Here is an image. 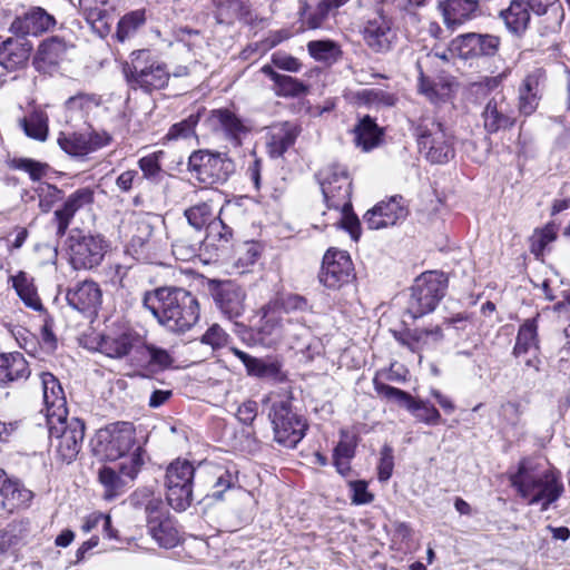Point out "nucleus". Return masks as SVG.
<instances>
[{
  "mask_svg": "<svg viewBox=\"0 0 570 570\" xmlns=\"http://www.w3.org/2000/svg\"><path fill=\"white\" fill-rule=\"evenodd\" d=\"M234 487L233 474L224 466L176 459L166 469L165 489L168 504L176 511L187 510L194 501V491L203 499L223 500Z\"/></svg>",
  "mask_w": 570,
  "mask_h": 570,
  "instance_id": "1",
  "label": "nucleus"
},
{
  "mask_svg": "<svg viewBox=\"0 0 570 570\" xmlns=\"http://www.w3.org/2000/svg\"><path fill=\"white\" fill-rule=\"evenodd\" d=\"M142 304L160 325L174 333L189 331L199 320L197 298L181 287L164 286L147 292Z\"/></svg>",
  "mask_w": 570,
  "mask_h": 570,
  "instance_id": "2",
  "label": "nucleus"
},
{
  "mask_svg": "<svg viewBox=\"0 0 570 570\" xmlns=\"http://www.w3.org/2000/svg\"><path fill=\"white\" fill-rule=\"evenodd\" d=\"M510 482L518 493L528 499L530 505L541 503L546 511L563 492V485L551 471H537L529 460L519 463L518 471L510 475Z\"/></svg>",
  "mask_w": 570,
  "mask_h": 570,
  "instance_id": "3",
  "label": "nucleus"
},
{
  "mask_svg": "<svg viewBox=\"0 0 570 570\" xmlns=\"http://www.w3.org/2000/svg\"><path fill=\"white\" fill-rule=\"evenodd\" d=\"M122 73L130 89H140L147 94L164 89L170 78L167 66L151 56L149 50L131 52L130 61L122 67Z\"/></svg>",
  "mask_w": 570,
  "mask_h": 570,
  "instance_id": "4",
  "label": "nucleus"
},
{
  "mask_svg": "<svg viewBox=\"0 0 570 570\" xmlns=\"http://www.w3.org/2000/svg\"><path fill=\"white\" fill-rule=\"evenodd\" d=\"M130 503L135 508L144 507L148 532L160 547L169 549L177 546L178 530L159 498H155L149 490L142 489L131 494Z\"/></svg>",
  "mask_w": 570,
  "mask_h": 570,
  "instance_id": "5",
  "label": "nucleus"
},
{
  "mask_svg": "<svg viewBox=\"0 0 570 570\" xmlns=\"http://www.w3.org/2000/svg\"><path fill=\"white\" fill-rule=\"evenodd\" d=\"M68 262L75 271H91L98 267L107 252L109 243L100 234L71 229L67 239Z\"/></svg>",
  "mask_w": 570,
  "mask_h": 570,
  "instance_id": "6",
  "label": "nucleus"
},
{
  "mask_svg": "<svg viewBox=\"0 0 570 570\" xmlns=\"http://www.w3.org/2000/svg\"><path fill=\"white\" fill-rule=\"evenodd\" d=\"M187 169L194 179L209 187L225 184L235 173L236 165L227 154L198 149L190 154Z\"/></svg>",
  "mask_w": 570,
  "mask_h": 570,
  "instance_id": "7",
  "label": "nucleus"
},
{
  "mask_svg": "<svg viewBox=\"0 0 570 570\" xmlns=\"http://www.w3.org/2000/svg\"><path fill=\"white\" fill-rule=\"evenodd\" d=\"M448 289V277L444 273L429 271L422 273L411 286V296L406 313L419 318L433 312Z\"/></svg>",
  "mask_w": 570,
  "mask_h": 570,
  "instance_id": "8",
  "label": "nucleus"
},
{
  "mask_svg": "<svg viewBox=\"0 0 570 570\" xmlns=\"http://www.w3.org/2000/svg\"><path fill=\"white\" fill-rule=\"evenodd\" d=\"M420 151L431 164H446L455 155L453 136L440 121L428 120L416 128Z\"/></svg>",
  "mask_w": 570,
  "mask_h": 570,
  "instance_id": "9",
  "label": "nucleus"
},
{
  "mask_svg": "<svg viewBox=\"0 0 570 570\" xmlns=\"http://www.w3.org/2000/svg\"><path fill=\"white\" fill-rule=\"evenodd\" d=\"M48 426L56 458L62 463L70 464L76 460L82 446L85 423L77 417L67 421L63 416L60 421L52 419V422H48Z\"/></svg>",
  "mask_w": 570,
  "mask_h": 570,
  "instance_id": "10",
  "label": "nucleus"
},
{
  "mask_svg": "<svg viewBox=\"0 0 570 570\" xmlns=\"http://www.w3.org/2000/svg\"><path fill=\"white\" fill-rule=\"evenodd\" d=\"M268 417L273 425L274 440L285 448H295L307 429L306 421L293 411L288 400L273 402Z\"/></svg>",
  "mask_w": 570,
  "mask_h": 570,
  "instance_id": "11",
  "label": "nucleus"
},
{
  "mask_svg": "<svg viewBox=\"0 0 570 570\" xmlns=\"http://www.w3.org/2000/svg\"><path fill=\"white\" fill-rule=\"evenodd\" d=\"M308 308V302L304 296L293 293H278L262 307L261 332L266 335H278L283 331L285 322H291L284 315L306 312Z\"/></svg>",
  "mask_w": 570,
  "mask_h": 570,
  "instance_id": "12",
  "label": "nucleus"
},
{
  "mask_svg": "<svg viewBox=\"0 0 570 570\" xmlns=\"http://www.w3.org/2000/svg\"><path fill=\"white\" fill-rule=\"evenodd\" d=\"M379 376L377 373L373 379V386L377 395L405 407L419 422L432 426L442 423L439 410L429 401L415 399L409 392L384 383Z\"/></svg>",
  "mask_w": 570,
  "mask_h": 570,
  "instance_id": "13",
  "label": "nucleus"
},
{
  "mask_svg": "<svg viewBox=\"0 0 570 570\" xmlns=\"http://www.w3.org/2000/svg\"><path fill=\"white\" fill-rule=\"evenodd\" d=\"M98 442L106 459L116 461L137 446L135 428L130 422L109 424L98 432Z\"/></svg>",
  "mask_w": 570,
  "mask_h": 570,
  "instance_id": "14",
  "label": "nucleus"
},
{
  "mask_svg": "<svg viewBox=\"0 0 570 570\" xmlns=\"http://www.w3.org/2000/svg\"><path fill=\"white\" fill-rule=\"evenodd\" d=\"M144 336L135 328L122 325L112 328L108 334L104 335L99 343L100 352L111 358H122L132 353L134 361L138 356Z\"/></svg>",
  "mask_w": 570,
  "mask_h": 570,
  "instance_id": "15",
  "label": "nucleus"
},
{
  "mask_svg": "<svg viewBox=\"0 0 570 570\" xmlns=\"http://www.w3.org/2000/svg\"><path fill=\"white\" fill-rule=\"evenodd\" d=\"M500 47V39L489 33L468 32L454 38L449 46L451 53H456L460 58L476 59L482 57H493Z\"/></svg>",
  "mask_w": 570,
  "mask_h": 570,
  "instance_id": "16",
  "label": "nucleus"
},
{
  "mask_svg": "<svg viewBox=\"0 0 570 570\" xmlns=\"http://www.w3.org/2000/svg\"><path fill=\"white\" fill-rule=\"evenodd\" d=\"M210 295L216 307L228 320L235 321L245 312V289L233 281H212Z\"/></svg>",
  "mask_w": 570,
  "mask_h": 570,
  "instance_id": "17",
  "label": "nucleus"
},
{
  "mask_svg": "<svg viewBox=\"0 0 570 570\" xmlns=\"http://www.w3.org/2000/svg\"><path fill=\"white\" fill-rule=\"evenodd\" d=\"M409 215V208L403 196L394 195L379 202L363 215V222L368 229L377 230L395 226Z\"/></svg>",
  "mask_w": 570,
  "mask_h": 570,
  "instance_id": "18",
  "label": "nucleus"
},
{
  "mask_svg": "<svg viewBox=\"0 0 570 570\" xmlns=\"http://www.w3.org/2000/svg\"><path fill=\"white\" fill-rule=\"evenodd\" d=\"M80 11L92 31L100 38L111 32L116 17V0H79Z\"/></svg>",
  "mask_w": 570,
  "mask_h": 570,
  "instance_id": "19",
  "label": "nucleus"
},
{
  "mask_svg": "<svg viewBox=\"0 0 570 570\" xmlns=\"http://www.w3.org/2000/svg\"><path fill=\"white\" fill-rule=\"evenodd\" d=\"M353 271V263L346 250L328 248L323 255V285L328 288L341 287Z\"/></svg>",
  "mask_w": 570,
  "mask_h": 570,
  "instance_id": "20",
  "label": "nucleus"
},
{
  "mask_svg": "<svg viewBox=\"0 0 570 570\" xmlns=\"http://www.w3.org/2000/svg\"><path fill=\"white\" fill-rule=\"evenodd\" d=\"M482 119L484 129L489 134L510 129L517 120L512 106L501 92L489 99L483 109Z\"/></svg>",
  "mask_w": 570,
  "mask_h": 570,
  "instance_id": "21",
  "label": "nucleus"
},
{
  "mask_svg": "<svg viewBox=\"0 0 570 570\" xmlns=\"http://www.w3.org/2000/svg\"><path fill=\"white\" fill-rule=\"evenodd\" d=\"M57 26L56 18L41 7H31L21 17H17L10 30L17 36H40L52 31Z\"/></svg>",
  "mask_w": 570,
  "mask_h": 570,
  "instance_id": "22",
  "label": "nucleus"
},
{
  "mask_svg": "<svg viewBox=\"0 0 570 570\" xmlns=\"http://www.w3.org/2000/svg\"><path fill=\"white\" fill-rule=\"evenodd\" d=\"M66 299L73 309L92 315L97 313L101 305L102 292L96 282L83 281L68 288Z\"/></svg>",
  "mask_w": 570,
  "mask_h": 570,
  "instance_id": "23",
  "label": "nucleus"
},
{
  "mask_svg": "<svg viewBox=\"0 0 570 570\" xmlns=\"http://www.w3.org/2000/svg\"><path fill=\"white\" fill-rule=\"evenodd\" d=\"M438 8L444 24L452 31L481 14L480 0H442Z\"/></svg>",
  "mask_w": 570,
  "mask_h": 570,
  "instance_id": "24",
  "label": "nucleus"
},
{
  "mask_svg": "<svg viewBox=\"0 0 570 570\" xmlns=\"http://www.w3.org/2000/svg\"><path fill=\"white\" fill-rule=\"evenodd\" d=\"M299 132V127L291 121L276 122L267 127L265 138L268 156L271 158L282 157L294 146Z\"/></svg>",
  "mask_w": 570,
  "mask_h": 570,
  "instance_id": "25",
  "label": "nucleus"
},
{
  "mask_svg": "<svg viewBox=\"0 0 570 570\" xmlns=\"http://www.w3.org/2000/svg\"><path fill=\"white\" fill-rule=\"evenodd\" d=\"M352 184L344 169L335 170L323 181V199L328 208H351Z\"/></svg>",
  "mask_w": 570,
  "mask_h": 570,
  "instance_id": "26",
  "label": "nucleus"
},
{
  "mask_svg": "<svg viewBox=\"0 0 570 570\" xmlns=\"http://www.w3.org/2000/svg\"><path fill=\"white\" fill-rule=\"evenodd\" d=\"M32 45L26 38H8L0 43V66L8 72L17 71L27 66Z\"/></svg>",
  "mask_w": 570,
  "mask_h": 570,
  "instance_id": "27",
  "label": "nucleus"
},
{
  "mask_svg": "<svg viewBox=\"0 0 570 570\" xmlns=\"http://www.w3.org/2000/svg\"><path fill=\"white\" fill-rule=\"evenodd\" d=\"M205 240V233L190 226H179L173 234L171 250L176 259L189 262L196 256Z\"/></svg>",
  "mask_w": 570,
  "mask_h": 570,
  "instance_id": "28",
  "label": "nucleus"
},
{
  "mask_svg": "<svg viewBox=\"0 0 570 570\" xmlns=\"http://www.w3.org/2000/svg\"><path fill=\"white\" fill-rule=\"evenodd\" d=\"M546 80V72L537 68L528 73L519 87V111L524 116L532 115L541 99V87Z\"/></svg>",
  "mask_w": 570,
  "mask_h": 570,
  "instance_id": "29",
  "label": "nucleus"
},
{
  "mask_svg": "<svg viewBox=\"0 0 570 570\" xmlns=\"http://www.w3.org/2000/svg\"><path fill=\"white\" fill-rule=\"evenodd\" d=\"M33 493L24 488L18 480H10L7 473L0 470V512H12L14 509L27 507Z\"/></svg>",
  "mask_w": 570,
  "mask_h": 570,
  "instance_id": "30",
  "label": "nucleus"
},
{
  "mask_svg": "<svg viewBox=\"0 0 570 570\" xmlns=\"http://www.w3.org/2000/svg\"><path fill=\"white\" fill-rule=\"evenodd\" d=\"M43 403L47 410V421H60L67 415L66 397L60 382L51 373H41Z\"/></svg>",
  "mask_w": 570,
  "mask_h": 570,
  "instance_id": "31",
  "label": "nucleus"
},
{
  "mask_svg": "<svg viewBox=\"0 0 570 570\" xmlns=\"http://www.w3.org/2000/svg\"><path fill=\"white\" fill-rule=\"evenodd\" d=\"M94 202V193L90 188H80L72 193L63 203L62 207L53 214L57 226V236L62 237L76 213Z\"/></svg>",
  "mask_w": 570,
  "mask_h": 570,
  "instance_id": "32",
  "label": "nucleus"
},
{
  "mask_svg": "<svg viewBox=\"0 0 570 570\" xmlns=\"http://www.w3.org/2000/svg\"><path fill=\"white\" fill-rule=\"evenodd\" d=\"M68 43L63 38L52 36L43 40L33 58V66L37 70L47 72L50 68L57 67L66 57Z\"/></svg>",
  "mask_w": 570,
  "mask_h": 570,
  "instance_id": "33",
  "label": "nucleus"
},
{
  "mask_svg": "<svg viewBox=\"0 0 570 570\" xmlns=\"http://www.w3.org/2000/svg\"><path fill=\"white\" fill-rule=\"evenodd\" d=\"M529 12L542 16L544 33L558 32L564 19V10L559 0H528Z\"/></svg>",
  "mask_w": 570,
  "mask_h": 570,
  "instance_id": "34",
  "label": "nucleus"
},
{
  "mask_svg": "<svg viewBox=\"0 0 570 570\" xmlns=\"http://www.w3.org/2000/svg\"><path fill=\"white\" fill-rule=\"evenodd\" d=\"M30 375V370L24 356L19 353H1L0 354V386L27 380Z\"/></svg>",
  "mask_w": 570,
  "mask_h": 570,
  "instance_id": "35",
  "label": "nucleus"
},
{
  "mask_svg": "<svg viewBox=\"0 0 570 570\" xmlns=\"http://www.w3.org/2000/svg\"><path fill=\"white\" fill-rule=\"evenodd\" d=\"M500 18L508 31L520 38L530 23L529 6L523 0H512L507 9L500 11Z\"/></svg>",
  "mask_w": 570,
  "mask_h": 570,
  "instance_id": "36",
  "label": "nucleus"
},
{
  "mask_svg": "<svg viewBox=\"0 0 570 570\" xmlns=\"http://www.w3.org/2000/svg\"><path fill=\"white\" fill-rule=\"evenodd\" d=\"M363 38L373 51L386 52L391 49L393 32L383 19H375L366 23Z\"/></svg>",
  "mask_w": 570,
  "mask_h": 570,
  "instance_id": "37",
  "label": "nucleus"
},
{
  "mask_svg": "<svg viewBox=\"0 0 570 570\" xmlns=\"http://www.w3.org/2000/svg\"><path fill=\"white\" fill-rule=\"evenodd\" d=\"M174 358L165 348L158 347L154 344H148L144 338L138 356H136V364L151 370H165L171 366Z\"/></svg>",
  "mask_w": 570,
  "mask_h": 570,
  "instance_id": "38",
  "label": "nucleus"
},
{
  "mask_svg": "<svg viewBox=\"0 0 570 570\" xmlns=\"http://www.w3.org/2000/svg\"><path fill=\"white\" fill-rule=\"evenodd\" d=\"M129 228L131 233L129 246L135 254L140 255L149 245L154 232L150 217L141 214H134L129 219Z\"/></svg>",
  "mask_w": 570,
  "mask_h": 570,
  "instance_id": "39",
  "label": "nucleus"
},
{
  "mask_svg": "<svg viewBox=\"0 0 570 570\" xmlns=\"http://www.w3.org/2000/svg\"><path fill=\"white\" fill-rule=\"evenodd\" d=\"M28 522L13 521L0 530V556L13 553L27 541Z\"/></svg>",
  "mask_w": 570,
  "mask_h": 570,
  "instance_id": "40",
  "label": "nucleus"
},
{
  "mask_svg": "<svg viewBox=\"0 0 570 570\" xmlns=\"http://www.w3.org/2000/svg\"><path fill=\"white\" fill-rule=\"evenodd\" d=\"M261 71L274 81V91L277 96L297 97L306 91V87L302 81L276 72L271 65L263 66Z\"/></svg>",
  "mask_w": 570,
  "mask_h": 570,
  "instance_id": "41",
  "label": "nucleus"
},
{
  "mask_svg": "<svg viewBox=\"0 0 570 570\" xmlns=\"http://www.w3.org/2000/svg\"><path fill=\"white\" fill-rule=\"evenodd\" d=\"M355 144L364 151H368L376 147L383 136L382 129L377 126L375 120L370 116H364L354 128Z\"/></svg>",
  "mask_w": 570,
  "mask_h": 570,
  "instance_id": "42",
  "label": "nucleus"
},
{
  "mask_svg": "<svg viewBox=\"0 0 570 570\" xmlns=\"http://www.w3.org/2000/svg\"><path fill=\"white\" fill-rule=\"evenodd\" d=\"M247 373L250 376L274 382H284L286 380L282 362L273 356L255 357Z\"/></svg>",
  "mask_w": 570,
  "mask_h": 570,
  "instance_id": "43",
  "label": "nucleus"
},
{
  "mask_svg": "<svg viewBox=\"0 0 570 570\" xmlns=\"http://www.w3.org/2000/svg\"><path fill=\"white\" fill-rule=\"evenodd\" d=\"M98 481L104 487V498L106 500H114L121 495L129 485V482L116 468L107 465L99 470Z\"/></svg>",
  "mask_w": 570,
  "mask_h": 570,
  "instance_id": "44",
  "label": "nucleus"
},
{
  "mask_svg": "<svg viewBox=\"0 0 570 570\" xmlns=\"http://www.w3.org/2000/svg\"><path fill=\"white\" fill-rule=\"evenodd\" d=\"M538 350L539 341L537 317L528 318L519 327L515 345L513 348V354L517 357H520L521 355L527 354L530 351L538 352Z\"/></svg>",
  "mask_w": 570,
  "mask_h": 570,
  "instance_id": "45",
  "label": "nucleus"
},
{
  "mask_svg": "<svg viewBox=\"0 0 570 570\" xmlns=\"http://www.w3.org/2000/svg\"><path fill=\"white\" fill-rule=\"evenodd\" d=\"M19 126L27 137L46 141L49 134V118L42 110H33L28 116L19 119Z\"/></svg>",
  "mask_w": 570,
  "mask_h": 570,
  "instance_id": "46",
  "label": "nucleus"
},
{
  "mask_svg": "<svg viewBox=\"0 0 570 570\" xmlns=\"http://www.w3.org/2000/svg\"><path fill=\"white\" fill-rule=\"evenodd\" d=\"M210 121L219 127L227 137L238 141L240 134L246 131L243 121L228 109H216L212 111Z\"/></svg>",
  "mask_w": 570,
  "mask_h": 570,
  "instance_id": "47",
  "label": "nucleus"
},
{
  "mask_svg": "<svg viewBox=\"0 0 570 570\" xmlns=\"http://www.w3.org/2000/svg\"><path fill=\"white\" fill-rule=\"evenodd\" d=\"M10 281L26 306L35 311L42 309V304L32 283V278H30L26 272L20 271L17 275L11 276Z\"/></svg>",
  "mask_w": 570,
  "mask_h": 570,
  "instance_id": "48",
  "label": "nucleus"
},
{
  "mask_svg": "<svg viewBox=\"0 0 570 570\" xmlns=\"http://www.w3.org/2000/svg\"><path fill=\"white\" fill-rule=\"evenodd\" d=\"M58 144L67 154L76 157L85 156L100 148L101 142L87 139L83 134H71L59 137Z\"/></svg>",
  "mask_w": 570,
  "mask_h": 570,
  "instance_id": "49",
  "label": "nucleus"
},
{
  "mask_svg": "<svg viewBox=\"0 0 570 570\" xmlns=\"http://www.w3.org/2000/svg\"><path fill=\"white\" fill-rule=\"evenodd\" d=\"M145 450L140 445H137L132 452L126 453L117 459L119 463L116 469L129 483H131L141 471L145 464Z\"/></svg>",
  "mask_w": 570,
  "mask_h": 570,
  "instance_id": "50",
  "label": "nucleus"
},
{
  "mask_svg": "<svg viewBox=\"0 0 570 570\" xmlns=\"http://www.w3.org/2000/svg\"><path fill=\"white\" fill-rule=\"evenodd\" d=\"M345 439H342L333 453V461L336 470L340 474L346 475L351 471V460L355 455V442L348 438L347 434L343 433Z\"/></svg>",
  "mask_w": 570,
  "mask_h": 570,
  "instance_id": "51",
  "label": "nucleus"
},
{
  "mask_svg": "<svg viewBox=\"0 0 570 570\" xmlns=\"http://www.w3.org/2000/svg\"><path fill=\"white\" fill-rule=\"evenodd\" d=\"M187 224L184 226H190L193 229L204 233V228L207 229V226L213 218V209L208 203H199L189 208H187L184 213Z\"/></svg>",
  "mask_w": 570,
  "mask_h": 570,
  "instance_id": "52",
  "label": "nucleus"
},
{
  "mask_svg": "<svg viewBox=\"0 0 570 570\" xmlns=\"http://www.w3.org/2000/svg\"><path fill=\"white\" fill-rule=\"evenodd\" d=\"M145 12L140 10L131 11L126 13L117 24L116 39L119 42H125L131 38L137 30L145 23Z\"/></svg>",
  "mask_w": 570,
  "mask_h": 570,
  "instance_id": "53",
  "label": "nucleus"
},
{
  "mask_svg": "<svg viewBox=\"0 0 570 570\" xmlns=\"http://www.w3.org/2000/svg\"><path fill=\"white\" fill-rule=\"evenodd\" d=\"M200 111L190 114L187 118L174 124L167 131V140L188 139L196 136V126L200 120Z\"/></svg>",
  "mask_w": 570,
  "mask_h": 570,
  "instance_id": "54",
  "label": "nucleus"
},
{
  "mask_svg": "<svg viewBox=\"0 0 570 570\" xmlns=\"http://www.w3.org/2000/svg\"><path fill=\"white\" fill-rule=\"evenodd\" d=\"M444 335L440 326L433 328H414V352L421 353L422 351L434 348L442 342Z\"/></svg>",
  "mask_w": 570,
  "mask_h": 570,
  "instance_id": "55",
  "label": "nucleus"
},
{
  "mask_svg": "<svg viewBox=\"0 0 570 570\" xmlns=\"http://www.w3.org/2000/svg\"><path fill=\"white\" fill-rule=\"evenodd\" d=\"M165 153L163 150L151 153L147 156L141 157L138 160V167L142 171V177L153 181L159 183L163 178V169L160 160Z\"/></svg>",
  "mask_w": 570,
  "mask_h": 570,
  "instance_id": "56",
  "label": "nucleus"
},
{
  "mask_svg": "<svg viewBox=\"0 0 570 570\" xmlns=\"http://www.w3.org/2000/svg\"><path fill=\"white\" fill-rule=\"evenodd\" d=\"M228 208H222L219 216L210 222L207 226L205 238L209 237L213 240L227 244L233 237V228L226 223V214Z\"/></svg>",
  "mask_w": 570,
  "mask_h": 570,
  "instance_id": "57",
  "label": "nucleus"
},
{
  "mask_svg": "<svg viewBox=\"0 0 570 570\" xmlns=\"http://www.w3.org/2000/svg\"><path fill=\"white\" fill-rule=\"evenodd\" d=\"M338 219L334 223V225L347 232L354 242H358L362 234L361 222L357 215L353 212V205L351 208H340Z\"/></svg>",
  "mask_w": 570,
  "mask_h": 570,
  "instance_id": "58",
  "label": "nucleus"
},
{
  "mask_svg": "<svg viewBox=\"0 0 570 570\" xmlns=\"http://www.w3.org/2000/svg\"><path fill=\"white\" fill-rule=\"evenodd\" d=\"M236 266L240 273H245L247 268L256 263L261 255V245L255 242H246L240 245L237 250Z\"/></svg>",
  "mask_w": 570,
  "mask_h": 570,
  "instance_id": "59",
  "label": "nucleus"
},
{
  "mask_svg": "<svg viewBox=\"0 0 570 570\" xmlns=\"http://www.w3.org/2000/svg\"><path fill=\"white\" fill-rule=\"evenodd\" d=\"M39 207L42 213H48L53 204L62 198V191L55 185L40 184L37 188Z\"/></svg>",
  "mask_w": 570,
  "mask_h": 570,
  "instance_id": "60",
  "label": "nucleus"
},
{
  "mask_svg": "<svg viewBox=\"0 0 570 570\" xmlns=\"http://www.w3.org/2000/svg\"><path fill=\"white\" fill-rule=\"evenodd\" d=\"M301 19L303 24L309 29L321 27V0H304L301 8Z\"/></svg>",
  "mask_w": 570,
  "mask_h": 570,
  "instance_id": "61",
  "label": "nucleus"
},
{
  "mask_svg": "<svg viewBox=\"0 0 570 570\" xmlns=\"http://www.w3.org/2000/svg\"><path fill=\"white\" fill-rule=\"evenodd\" d=\"M380 455L377 478L381 482H386L392 476L394 469V455L392 446L384 444L381 449Z\"/></svg>",
  "mask_w": 570,
  "mask_h": 570,
  "instance_id": "62",
  "label": "nucleus"
},
{
  "mask_svg": "<svg viewBox=\"0 0 570 570\" xmlns=\"http://www.w3.org/2000/svg\"><path fill=\"white\" fill-rule=\"evenodd\" d=\"M367 104L384 107H392L396 102V97L381 89H366L360 94Z\"/></svg>",
  "mask_w": 570,
  "mask_h": 570,
  "instance_id": "63",
  "label": "nucleus"
},
{
  "mask_svg": "<svg viewBox=\"0 0 570 570\" xmlns=\"http://www.w3.org/2000/svg\"><path fill=\"white\" fill-rule=\"evenodd\" d=\"M228 335L218 325L213 324L202 336L203 344L212 346L213 350L220 348L227 343Z\"/></svg>",
  "mask_w": 570,
  "mask_h": 570,
  "instance_id": "64",
  "label": "nucleus"
}]
</instances>
